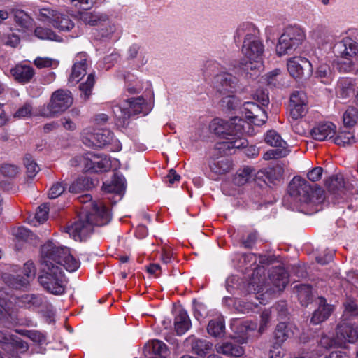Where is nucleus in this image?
<instances>
[{
	"label": "nucleus",
	"instance_id": "1",
	"mask_svg": "<svg viewBox=\"0 0 358 358\" xmlns=\"http://www.w3.org/2000/svg\"><path fill=\"white\" fill-rule=\"evenodd\" d=\"M41 262L42 273L38 282L44 289L55 295L65 292L66 280L62 267L73 272L80 266V262L71 255L68 248L57 245L52 241L41 247Z\"/></svg>",
	"mask_w": 358,
	"mask_h": 358
},
{
	"label": "nucleus",
	"instance_id": "2",
	"mask_svg": "<svg viewBox=\"0 0 358 358\" xmlns=\"http://www.w3.org/2000/svg\"><path fill=\"white\" fill-rule=\"evenodd\" d=\"M92 196L83 195L79 197V201L86 204L83 212L79 215V219L71 226L66 227V232L75 241H82L93 231L94 227L103 226L109 223L111 214L108 208L102 201H91Z\"/></svg>",
	"mask_w": 358,
	"mask_h": 358
},
{
	"label": "nucleus",
	"instance_id": "3",
	"mask_svg": "<svg viewBox=\"0 0 358 358\" xmlns=\"http://www.w3.org/2000/svg\"><path fill=\"white\" fill-rule=\"evenodd\" d=\"M234 38H243L241 50L248 60L245 64L244 70L259 71L262 69L264 45L255 29L248 24H243L237 29Z\"/></svg>",
	"mask_w": 358,
	"mask_h": 358
},
{
	"label": "nucleus",
	"instance_id": "4",
	"mask_svg": "<svg viewBox=\"0 0 358 358\" xmlns=\"http://www.w3.org/2000/svg\"><path fill=\"white\" fill-rule=\"evenodd\" d=\"M259 270L255 271L250 282L248 284L250 292H254L257 299L260 298L257 294L263 296L264 294L270 295L276 292L282 291L289 282V275L282 267L273 268L269 273V282H264V278L259 275Z\"/></svg>",
	"mask_w": 358,
	"mask_h": 358
},
{
	"label": "nucleus",
	"instance_id": "5",
	"mask_svg": "<svg viewBox=\"0 0 358 358\" xmlns=\"http://www.w3.org/2000/svg\"><path fill=\"white\" fill-rule=\"evenodd\" d=\"M235 93L229 94H220L222 97L221 106L229 110L239 109L245 117L255 125H263L267 120L268 117L266 111L254 102L247 101L240 105V101L234 96Z\"/></svg>",
	"mask_w": 358,
	"mask_h": 358
},
{
	"label": "nucleus",
	"instance_id": "6",
	"mask_svg": "<svg viewBox=\"0 0 358 358\" xmlns=\"http://www.w3.org/2000/svg\"><path fill=\"white\" fill-rule=\"evenodd\" d=\"M334 50L341 55L338 69L343 72H350L358 64V43L346 37L334 46Z\"/></svg>",
	"mask_w": 358,
	"mask_h": 358
},
{
	"label": "nucleus",
	"instance_id": "7",
	"mask_svg": "<svg viewBox=\"0 0 358 358\" xmlns=\"http://www.w3.org/2000/svg\"><path fill=\"white\" fill-rule=\"evenodd\" d=\"M289 193L292 197L301 203L300 210L310 214L308 207L313 206V190L308 182L300 176H295L289 185Z\"/></svg>",
	"mask_w": 358,
	"mask_h": 358
},
{
	"label": "nucleus",
	"instance_id": "8",
	"mask_svg": "<svg viewBox=\"0 0 358 358\" xmlns=\"http://www.w3.org/2000/svg\"><path fill=\"white\" fill-rule=\"evenodd\" d=\"M305 34L301 29L290 26L284 30L276 45V52L281 56L296 50L304 41Z\"/></svg>",
	"mask_w": 358,
	"mask_h": 358
},
{
	"label": "nucleus",
	"instance_id": "9",
	"mask_svg": "<svg viewBox=\"0 0 358 358\" xmlns=\"http://www.w3.org/2000/svg\"><path fill=\"white\" fill-rule=\"evenodd\" d=\"M113 113L121 124H125L127 120L134 115L143 114L145 115L148 113L145 99L142 97L129 99L124 101L120 106L113 108Z\"/></svg>",
	"mask_w": 358,
	"mask_h": 358
},
{
	"label": "nucleus",
	"instance_id": "10",
	"mask_svg": "<svg viewBox=\"0 0 358 358\" xmlns=\"http://www.w3.org/2000/svg\"><path fill=\"white\" fill-rule=\"evenodd\" d=\"M73 103L71 92L67 90H58L51 96V99L41 114L43 116L52 117L65 111Z\"/></svg>",
	"mask_w": 358,
	"mask_h": 358
},
{
	"label": "nucleus",
	"instance_id": "11",
	"mask_svg": "<svg viewBox=\"0 0 358 358\" xmlns=\"http://www.w3.org/2000/svg\"><path fill=\"white\" fill-rule=\"evenodd\" d=\"M245 122L241 118L234 117L229 121L222 119H214L210 124V130L215 134L226 139L230 135H238L243 130Z\"/></svg>",
	"mask_w": 358,
	"mask_h": 358
},
{
	"label": "nucleus",
	"instance_id": "12",
	"mask_svg": "<svg viewBox=\"0 0 358 358\" xmlns=\"http://www.w3.org/2000/svg\"><path fill=\"white\" fill-rule=\"evenodd\" d=\"M264 141L270 146L276 148L269 150L264 154L263 158L265 160L285 157L289 153L286 141L276 131H268L264 136Z\"/></svg>",
	"mask_w": 358,
	"mask_h": 358
},
{
	"label": "nucleus",
	"instance_id": "13",
	"mask_svg": "<svg viewBox=\"0 0 358 358\" xmlns=\"http://www.w3.org/2000/svg\"><path fill=\"white\" fill-rule=\"evenodd\" d=\"M114 141L113 133L108 129H97L92 132L86 129L82 134V141L87 147L102 148Z\"/></svg>",
	"mask_w": 358,
	"mask_h": 358
},
{
	"label": "nucleus",
	"instance_id": "14",
	"mask_svg": "<svg viewBox=\"0 0 358 358\" xmlns=\"http://www.w3.org/2000/svg\"><path fill=\"white\" fill-rule=\"evenodd\" d=\"M287 70L295 79H307L313 74V64L305 57H294L287 60Z\"/></svg>",
	"mask_w": 358,
	"mask_h": 358
},
{
	"label": "nucleus",
	"instance_id": "15",
	"mask_svg": "<svg viewBox=\"0 0 358 358\" xmlns=\"http://www.w3.org/2000/svg\"><path fill=\"white\" fill-rule=\"evenodd\" d=\"M214 87L220 94L236 93L239 89L238 78L227 72H222L214 77Z\"/></svg>",
	"mask_w": 358,
	"mask_h": 358
},
{
	"label": "nucleus",
	"instance_id": "16",
	"mask_svg": "<svg viewBox=\"0 0 358 358\" xmlns=\"http://www.w3.org/2000/svg\"><path fill=\"white\" fill-rule=\"evenodd\" d=\"M289 117L294 120L302 118L308 112V99L301 91H295L289 98Z\"/></svg>",
	"mask_w": 358,
	"mask_h": 358
},
{
	"label": "nucleus",
	"instance_id": "17",
	"mask_svg": "<svg viewBox=\"0 0 358 358\" xmlns=\"http://www.w3.org/2000/svg\"><path fill=\"white\" fill-rule=\"evenodd\" d=\"M336 338L340 343L358 341V329L350 323L341 322L336 328Z\"/></svg>",
	"mask_w": 358,
	"mask_h": 358
},
{
	"label": "nucleus",
	"instance_id": "18",
	"mask_svg": "<svg viewBox=\"0 0 358 358\" xmlns=\"http://www.w3.org/2000/svg\"><path fill=\"white\" fill-rule=\"evenodd\" d=\"M335 134L336 126L329 122L317 124L310 132L313 138L319 141L331 139Z\"/></svg>",
	"mask_w": 358,
	"mask_h": 358
},
{
	"label": "nucleus",
	"instance_id": "19",
	"mask_svg": "<svg viewBox=\"0 0 358 358\" xmlns=\"http://www.w3.org/2000/svg\"><path fill=\"white\" fill-rule=\"evenodd\" d=\"M10 74L17 83L24 85L31 82L35 75V71L30 66L17 64L10 69Z\"/></svg>",
	"mask_w": 358,
	"mask_h": 358
},
{
	"label": "nucleus",
	"instance_id": "20",
	"mask_svg": "<svg viewBox=\"0 0 358 358\" xmlns=\"http://www.w3.org/2000/svg\"><path fill=\"white\" fill-rule=\"evenodd\" d=\"M23 272L26 278L17 276L13 278L10 285L14 289H20L26 287L29 282V279L34 278L36 275V269L33 262H27L24 264Z\"/></svg>",
	"mask_w": 358,
	"mask_h": 358
},
{
	"label": "nucleus",
	"instance_id": "21",
	"mask_svg": "<svg viewBox=\"0 0 358 358\" xmlns=\"http://www.w3.org/2000/svg\"><path fill=\"white\" fill-rule=\"evenodd\" d=\"M185 345L190 347L192 352L200 357H204L212 348V343L206 339H200L194 335L185 341Z\"/></svg>",
	"mask_w": 358,
	"mask_h": 358
},
{
	"label": "nucleus",
	"instance_id": "22",
	"mask_svg": "<svg viewBox=\"0 0 358 358\" xmlns=\"http://www.w3.org/2000/svg\"><path fill=\"white\" fill-rule=\"evenodd\" d=\"M87 59L83 54H78L75 59V62L72 68V72L69 77L70 82L78 83L81 78L87 73Z\"/></svg>",
	"mask_w": 358,
	"mask_h": 358
},
{
	"label": "nucleus",
	"instance_id": "23",
	"mask_svg": "<svg viewBox=\"0 0 358 358\" xmlns=\"http://www.w3.org/2000/svg\"><path fill=\"white\" fill-rule=\"evenodd\" d=\"M327 190L334 194H340L350 189L342 175H335L329 177L325 182Z\"/></svg>",
	"mask_w": 358,
	"mask_h": 358
},
{
	"label": "nucleus",
	"instance_id": "24",
	"mask_svg": "<svg viewBox=\"0 0 358 358\" xmlns=\"http://www.w3.org/2000/svg\"><path fill=\"white\" fill-rule=\"evenodd\" d=\"M33 13L38 20L53 24L54 18L59 12L50 5H36L33 7Z\"/></svg>",
	"mask_w": 358,
	"mask_h": 358
},
{
	"label": "nucleus",
	"instance_id": "25",
	"mask_svg": "<svg viewBox=\"0 0 358 358\" xmlns=\"http://www.w3.org/2000/svg\"><path fill=\"white\" fill-rule=\"evenodd\" d=\"M333 141L337 145L345 147L355 143L356 138L353 130L350 127H344L336 132Z\"/></svg>",
	"mask_w": 358,
	"mask_h": 358
},
{
	"label": "nucleus",
	"instance_id": "26",
	"mask_svg": "<svg viewBox=\"0 0 358 358\" xmlns=\"http://www.w3.org/2000/svg\"><path fill=\"white\" fill-rule=\"evenodd\" d=\"M217 353L232 357H239L243 355V348L234 342H223L215 345Z\"/></svg>",
	"mask_w": 358,
	"mask_h": 358
},
{
	"label": "nucleus",
	"instance_id": "27",
	"mask_svg": "<svg viewBox=\"0 0 358 358\" xmlns=\"http://www.w3.org/2000/svg\"><path fill=\"white\" fill-rule=\"evenodd\" d=\"M320 306L315 310L310 319V322L313 324H317L326 320L332 313L333 308L326 303V300L321 297L319 298Z\"/></svg>",
	"mask_w": 358,
	"mask_h": 358
},
{
	"label": "nucleus",
	"instance_id": "28",
	"mask_svg": "<svg viewBox=\"0 0 358 358\" xmlns=\"http://www.w3.org/2000/svg\"><path fill=\"white\" fill-rule=\"evenodd\" d=\"M191 322L187 312L178 310L174 319V329L178 335L184 334L190 327Z\"/></svg>",
	"mask_w": 358,
	"mask_h": 358
},
{
	"label": "nucleus",
	"instance_id": "29",
	"mask_svg": "<svg viewBox=\"0 0 358 358\" xmlns=\"http://www.w3.org/2000/svg\"><path fill=\"white\" fill-rule=\"evenodd\" d=\"M95 154L87 152L85 155L76 156L71 160V164L75 166H80L85 171H94V159Z\"/></svg>",
	"mask_w": 358,
	"mask_h": 358
},
{
	"label": "nucleus",
	"instance_id": "30",
	"mask_svg": "<svg viewBox=\"0 0 358 358\" xmlns=\"http://www.w3.org/2000/svg\"><path fill=\"white\" fill-rule=\"evenodd\" d=\"M294 334L292 326L284 322L279 323L274 332L275 345L280 346L288 338Z\"/></svg>",
	"mask_w": 358,
	"mask_h": 358
},
{
	"label": "nucleus",
	"instance_id": "31",
	"mask_svg": "<svg viewBox=\"0 0 358 358\" xmlns=\"http://www.w3.org/2000/svg\"><path fill=\"white\" fill-rule=\"evenodd\" d=\"M231 328L239 336H243L247 334L248 331L256 329L257 325L248 320L243 321L238 319H234L231 323Z\"/></svg>",
	"mask_w": 358,
	"mask_h": 358
},
{
	"label": "nucleus",
	"instance_id": "32",
	"mask_svg": "<svg viewBox=\"0 0 358 358\" xmlns=\"http://www.w3.org/2000/svg\"><path fill=\"white\" fill-rule=\"evenodd\" d=\"M14 20L15 23L23 29H30L34 24V20L22 10L14 11Z\"/></svg>",
	"mask_w": 358,
	"mask_h": 358
},
{
	"label": "nucleus",
	"instance_id": "33",
	"mask_svg": "<svg viewBox=\"0 0 358 358\" xmlns=\"http://www.w3.org/2000/svg\"><path fill=\"white\" fill-rule=\"evenodd\" d=\"M255 175V169L251 166H245L239 169L234 178V184L241 186L247 183Z\"/></svg>",
	"mask_w": 358,
	"mask_h": 358
},
{
	"label": "nucleus",
	"instance_id": "34",
	"mask_svg": "<svg viewBox=\"0 0 358 358\" xmlns=\"http://www.w3.org/2000/svg\"><path fill=\"white\" fill-rule=\"evenodd\" d=\"M52 25L60 31H68L74 27V23L68 15L58 13Z\"/></svg>",
	"mask_w": 358,
	"mask_h": 358
},
{
	"label": "nucleus",
	"instance_id": "35",
	"mask_svg": "<svg viewBox=\"0 0 358 358\" xmlns=\"http://www.w3.org/2000/svg\"><path fill=\"white\" fill-rule=\"evenodd\" d=\"M298 299L301 304L307 306L312 301V291L310 286L308 285H299L295 287Z\"/></svg>",
	"mask_w": 358,
	"mask_h": 358
},
{
	"label": "nucleus",
	"instance_id": "36",
	"mask_svg": "<svg viewBox=\"0 0 358 358\" xmlns=\"http://www.w3.org/2000/svg\"><path fill=\"white\" fill-rule=\"evenodd\" d=\"M231 162L228 158H222L210 164V170L217 174H224L230 171Z\"/></svg>",
	"mask_w": 358,
	"mask_h": 358
},
{
	"label": "nucleus",
	"instance_id": "37",
	"mask_svg": "<svg viewBox=\"0 0 358 358\" xmlns=\"http://www.w3.org/2000/svg\"><path fill=\"white\" fill-rule=\"evenodd\" d=\"M224 328L225 326L223 320L217 318L209 322L207 330L209 334L215 337H218L223 336Z\"/></svg>",
	"mask_w": 358,
	"mask_h": 358
},
{
	"label": "nucleus",
	"instance_id": "38",
	"mask_svg": "<svg viewBox=\"0 0 358 358\" xmlns=\"http://www.w3.org/2000/svg\"><path fill=\"white\" fill-rule=\"evenodd\" d=\"M103 189L106 192L120 194L124 189V179L115 175L111 183H103Z\"/></svg>",
	"mask_w": 358,
	"mask_h": 358
},
{
	"label": "nucleus",
	"instance_id": "39",
	"mask_svg": "<svg viewBox=\"0 0 358 358\" xmlns=\"http://www.w3.org/2000/svg\"><path fill=\"white\" fill-rule=\"evenodd\" d=\"M344 127H352L355 126L358 121V110L353 107H348L343 115Z\"/></svg>",
	"mask_w": 358,
	"mask_h": 358
},
{
	"label": "nucleus",
	"instance_id": "40",
	"mask_svg": "<svg viewBox=\"0 0 358 358\" xmlns=\"http://www.w3.org/2000/svg\"><path fill=\"white\" fill-rule=\"evenodd\" d=\"M315 76L320 78L322 83H329L332 77L329 66L325 63L320 64L316 69Z\"/></svg>",
	"mask_w": 358,
	"mask_h": 358
},
{
	"label": "nucleus",
	"instance_id": "41",
	"mask_svg": "<svg viewBox=\"0 0 358 358\" xmlns=\"http://www.w3.org/2000/svg\"><path fill=\"white\" fill-rule=\"evenodd\" d=\"M35 36L42 40H50L55 41H60L61 38L56 35L55 32L48 28L41 27H36L34 31Z\"/></svg>",
	"mask_w": 358,
	"mask_h": 358
},
{
	"label": "nucleus",
	"instance_id": "42",
	"mask_svg": "<svg viewBox=\"0 0 358 358\" xmlns=\"http://www.w3.org/2000/svg\"><path fill=\"white\" fill-rule=\"evenodd\" d=\"M245 132V125L243 124V130L238 135H230L229 137H226L227 145H229V151L234 148H239L245 147L247 145V142L244 138H241V136Z\"/></svg>",
	"mask_w": 358,
	"mask_h": 358
},
{
	"label": "nucleus",
	"instance_id": "43",
	"mask_svg": "<svg viewBox=\"0 0 358 358\" xmlns=\"http://www.w3.org/2000/svg\"><path fill=\"white\" fill-rule=\"evenodd\" d=\"M94 84V76L93 73H90L87 76V80L80 85V91L81 92V96L85 100L89 99Z\"/></svg>",
	"mask_w": 358,
	"mask_h": 358
},
{
	"label": "nucleus",
	"instance_id": "44",
	"mask_svg": "<svg viewBox=\"0 0 358 358\" xmlns=\"http://www.w3.org/2000/svg\"><path fill=\"white\" fill-rule=\"evenodd\" d=\"M80 20L85 24L95 26L102 21V17L96 13L91 12H83L79 14Z\"/></svg>",
	"mask_w": 358,
	"mask_h": 358
},
{
	"label": "nucleus",
	"instance_id": "45",
	"mask_svg": "<svg viewBox=\"0 0 358 358\" xmlns=\"http://www.w3.org/2000/svg\"><path fill=\"white\" fill-rule=\"evenodd\" d=\"M94 166V172L108 171L110 168V160L106 156H101L95 154Z\"/></svg>",
	"mask_w": 358,
	"mask_h": 358
},
{
	"label": "nucleus",
	"instance_id": "46",
	"mask_svg": "<svg viewBox=\"0 0 358 358\" xmlns=\"http://www.w3.org/2000/svg\"><path fill=\"white\" fill-rule=\"evenodd\" d=\"M10 306L8 294L3 289H0V321L8 313Z\"/></svg>",
	"mask_w": 358,
	"mask_h": 358
},
{
	"label": "nucleus",
	"instance_id": "47",
	"mask_svg": "<svg viewBox=\"0 0 358 358\" xmlns=\"http://www.w3.org/2000/svg\"><path fill=\"white\" fill-rule=\"evenodd\" d=\"M138 56H139L142 64L147 63L148 56L146 52L139 45L134 44L128 50V57L130 59H134Z\"/></svg>",
	"mask_w": 358,
	"mask_h": 358
},
{
	"label": "nucleus",
	"instance_id": "48",
	"mask_svg": "<svg viewBox=\"0 0 358 358\" xmlns=\"http://www.w3.org/2000/svg\"><path fill=\"white\" fill-rule=\"evenodd\" d=\"M1 40L5 45L11 48H16L20 42L19 35L12 31L3 34L1 37Z\"/></svg>",
	"mask_w": 358,
	"mask_h": 358
},
{
	"label": "nucleus",
	"instance_id": "49",
	"mask_svg": "<svg viewBox=\"0 0 358 358\" xmlns=\"http://www.w3.org/2000/svg\"><path fill=\"white\" fill-rule=\"evenodd\" d=\"M24 164L27 169V174L29 178H34L39 171V167L30 155H27L24 159Z\"/></svg>",
	"mask_w": 358,
	"mask_h": 358
},
{
	"label": "nucleus",
	"instance_id": "50",
	"mask_svg": "<svg viewBox=\"0 0 358 358\" xmlns=\"http://www.w3.org/2000/svg\"><path fill=\"white\" fill-rule=\"evenodd\" d=\"M229 152L227 141L217 142L213 150L212 155L218 159L220 157L227 155Z\"/></svg>",
	"mask_w": 358,
	"mask_h": 358
},
{
	"label": "nucleus",
	"instance_id": "51",
	"mask_svg": "<svg viewBox=\"0 0 358 358\" xmlns=\"http://www.w3.org/2000/svg\"><path fill=\"white\" fill-rule=\"evenodd\" d=\"M0 172L2 175L8 178H14L19 173V168L11 164H3L0 166Z\"/></svg>",
	"mask_w": 358,
	"mask_h": 358
},
{
	"label": "nucleus",
	"instance_id": "52",
	"mask_svg": "<svg viewBox=\"0 0 358 358\" xmlns=\"http://www.w3.org/2000/svg\"><path fill=\"white\" fill-rule=\"evenodd\" d=\"M281 75L279 69H275L266 76L267 85L271 87H280L282 84L280 82Z\"/></svg>",
	"mask_w": 358,
	"mask_h": 358
},
{
	"label": "nucleus",
	"instance_id": "53",
	"mask_svg": "<svg viewBox=\"0 0 358 358\" xmlns=\"http://www.w3.org/2000/svg\"><path fill=\"white\" fill-rule=\"evenodd\" d=\"M234 307L239 313L245 314L253 310L257 307V305L252 302L238 300L234 302Z\"/></svg>",
	"mask_w": 358,
	"mask_h": 358
},
{
	"label": "nucleus",
	"instance_id": "54",
	"mask_svg": "<svg viewBox=\"0 0 358 358\" xmlns=\"http://www.w3.org/2000/svg\"><path fill=\"white\" fill-rule=\"evenodd\" d=\"M32 111V106L29 103H25L16 110L14 113V117L19 119L29 117L31 115Z\"/></svg>",
	"mask_w": 358,
	"mask_h": 358
},
{
	"label": "nucleus",
	"instance_id": "55",
	"mask_svg": "<svg viewBox=\"0 0 358 358\" xmlns=\"http://www.w3.org/2000/svg\"><path fill=\"white\" fill-rule=\"evenodd\" d=\"M66 187L62 182H57L50 187L48 192V198L54 199L59 196L65 190Z\"/></svg>",
	"mask_w": 358,
	"mask_h": 358
},
{
	"label": "nucleus",
	"instance_id": "56",
	"mask_svg": "<svg viewBox=\"0 0 358 358\" xmlns=\"http://www.w3.org/2000/svg\"><path fill=\"white\" fill-rule=\"evenodd\" d=\"M257 233L256 231L250 232L247 236L241 238V243L245 248H251L256 243Z\"/></svg>",
	"mask_w": 358,
	"mask_h": 358
},
{
	"label": "nucleus",
	"instance_id": "57",
	"mask_svg": "<svg viewBox=\"0 0 358 358\" xmlns=\"http://www.w3.org/2000/svg\"><path fill=\"white\" fill-rule=\"evenodd\" d=\"M49 206L47 203H43L38 206V210L36 213V219L39 222H45L48 217Z\"/></svg>",
	"mask_w": 358,
	"mask_h": 358
},
{
	"label": "nucleus",
	"instance_id": "58",
	"mask_svg": "<svg viewBox=\"0 0 358 358\" xmlns=\"http://www.w3.org/2000/svg\"><path fill=\"white\" fill-rule=\"evenodd\" d=\"M14 342H17L15 340L14 337L10 335L8 331H0V346H4L13 344Z\"/></svg>",
	"mask_w": 358,
	"mask_h": 358
},
{
	"label": "nucleus",
	"instance_id": "59",
	"mask_svg": "<svg viewBox=\"0 0 358 358\" xmlns=\"http://www.w3.org/2000/svg\"><path fill=\"white\" fill-rule=\"evenodd\" d=\"M34 64L39 69L51 67L55 60L49 57H37L34 62Z\"/></svg>",
	"mask_w": 358,
	"mask_h": 358
},
{
	"label": "nucleus",
	"instance_id": "60",
	"mask_svg": "<svg viewBox=\"0 0 358 358\" xmlns=\"http://www.w3.org/2000/svg\"><path fill=\"white\" fill-rule=\"evenodd\" d=\"M31 234V232L24 227H19L13 231V234L17 238L24 241H27Z\"/></svg>",
	"mask_w": 358,
	"mask_h": 358
},
{
	"label": "nucleus",
	"instance_id": "61",
	"mask_svg": "<svg viewBox=\"0 0 358 358\" xmlns=\"http://www.w3.org/2000/svg\"><path fill=\"white\" fill-rule=\"evenodd\" d=\"M267 174L269 178L278 180L283 174V169L280 166L270 168L267 171Z\"/></svg>",
	"mask_w": 358,
	"mask_h": 358
},
{
	"label": "nucleus",
	"instance_id": "62",
	"mask_svg": "<svg viewBox=\"0 0 358 358\" xmlns=\"http://www.w3.org/2000/svg\"><path fill=\"white\" fill-rule=\"evenodd\" d=\"M194 316L197 320H199L200 317H205L207 315L206 308L201 303H194Z\"/></svg>",
	"mask_w": 358,
	"mask_h": 358
},
{
	"label": "nucleus",
	"instance_id": "63",
	"mask_svg": "<svg viewBox=\"0 0 358 358\" xmlns=\"http://www.w3.org/2000/svg\"><path fill=\"white\" fill-rule=\"evenodd\" d=\"M75 7L87 10L90 8L94 3V0H70Z\"/></svg>",
	"mask_w": 358,
	"mask_h": 358
},
{
	"label": "nucleus",
	"instance_id": "64",
	"mask_svg": "<svg viewBox=\"0 0 358 358\" xmlns=\"http://www.w3.org/2000/svg\"><path fill=\"white\" fill-rule=\"evenodd\" d=\"M322 171L323 170L321 167H315L308 173V178L310 181H318L321 178Z\"/></svg>",
	"mask_w": 358,
	"mask_h": 358
}]
</instances>
